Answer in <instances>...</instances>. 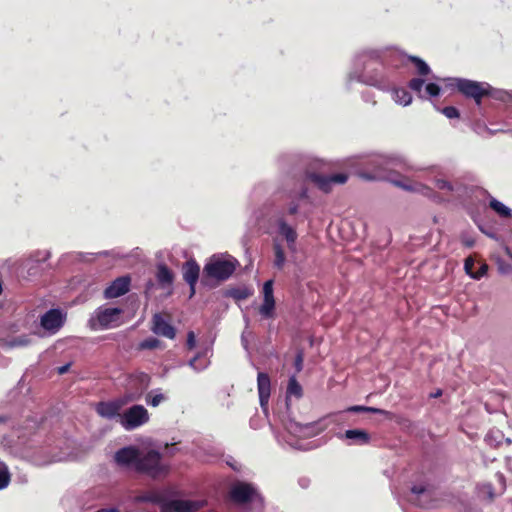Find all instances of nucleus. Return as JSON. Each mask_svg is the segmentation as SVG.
I'll use <instances>...</instances> for the list:
<instances>
[{
	"label": "nucleus",
	"instance_id": "f257e3e1",
	"mask_svg": "<svg viewBox=\"0 0 512 512\" xmlns=\"http://www.w3.org/2000/svg\"><path fill=\"white\" fill-rule=\"evenodd\" d=\"M368 163L373 167V172L361 174L367 180L383 179L407 191L419 192L425 195L430 193V189L419 182L411 181L408 178L397 179L394 177V170L397 168L413 170V167L408 164L407 159L402 155H377L373 156Z\"/></svg>",
	"mask_w": 512,
	"mask_h": 512
},
{
	"label": "nucleus",
	"instance_id": "f03ea898",
	"mask_svg": "<svg viewBox=\"0 0 512 512\" xmlns=\"http://www.w3.org/2000/svg\"><path fill=\"white\" fill-rule=\"evenodd\" d=\"M329 418H325L318 422L301 424L293 420H289L284 424V434H277L276 437L279 442H284L292 448L306 449L301 445L298 439L310 438L318 435L327 427V421Z\"/></svg>",
	"mask_w": 512,
	"mask_h": 512
},
{
	"label": "nucleus",
	"instance_id": "7ed1b4c3",
	"mask_svg": "<svg viewBox=\"0 0 512 512\" xmlns=\"http://www.w3.org/2000/svg\"><path fill=\"white\" fill-rule=\"evenodd\" d=\"M123 310L118 307L100 306L89 319L92 330H105L118 327L122 324Z\"/></svg>",
	"mask_w": 512,
	"mask_h": 512
},
{
	"label": "nucleus",
	"instance_id": "20e7f679",
	"mask_svg": "<svg viewBox=\"0 0 512 512\" xmlns=\"http://www.w3.org/2000/svg\"><path fill=\"white\" fill-rule=\"evenodd\" d=\"M371 56L364 53L357 55L354 59L353 63V69L348 74L347 77V85L350 86L352 82H360L371 86H376L378 88L383 89L384 85L382 83V80L377 75L370 74L366 72V68L369 66V63L367 62L368 59H370Z\"/></svg>",
	"mask_w": 512,
	"mask_h": 512
},
{
	"label": "nucleus",
	"instance_id": "39448f33",
	"mask_svg": "<svg viewBox=\"0 0 512 512\" xmlns=\"http://www.w3.org/2000/svg\"><path fill=\"white\" fill-rule=\"evenodd\" d=\"M237 261L232 257L212 256L204 267L206 276L220 281L228 279L236 269Z\"/></svg>",
	"mask_w": 512,
	"mask_h": 512
},
{
	"label": "nucleus",
	"instance_id": "423d86ee",
	"mask_svg": "<svg viewBox=\"0 0 512 512\" xmlns=\"http://www.w3.org/2000/svg\"><path fill=\"white\" fill-rule=\"evenodd\" d=\"M161 456L159 452L151 450L145 455H139L136 471L146 473L147 475L156 478L160 477L167 472V466L161 463Z\"/></svg>",
	"mask_w": 512,
	"mask_h": 512
},
{
	"label": "nucleus",
	"instance_id": "0eeeda50",
	"mask_svg": "<svg viewBox=\"0 0 512 512\" xmlns=\"http://www.w3.org/2000/svg\"><path fill=\"white\" fill-rule=\"evenodd\" d=\"M450 85H454L467 97L473 98L477 104H480L481 98L490 92V85L461 78H450Z\"/></svg>",
	"mask_w": 512,
	"mask_h": 512
},
{
	"label": "nucleus",
	"instance_id": "6e6552de",
	"mask_svg": "<svg viewBox=\"0 0 512 512\" xmlns=\"http://www.w3.org/2000/svg\"><path fill=\"white\" fill-rule=\"evenodd\" d=\"M149 421V414L147 409L142 405H134L127 409L120 416V424L125 430H134Z\"/></svg>",
	"mask_w": 512,
	"mask_h": 512
},
{
	"label": "nucleus",
	"instance_id": "1a4fd4ad",
	"mask_svg": "<svg viewBox=\"0 0 512 512\" xmlns=\"http://www.w3.org/2000/svg\"><path fill=\"white\" fill-rule=\"evenodd\" d=\"M230 496L237 503L259 502V504H262L260 495L257 493L256 489L248 483H236L230 491Z\"/></svg>",
	"mask_w": 512,
	"mask_h": 512
},
{
	"label": "nucleus",
	"instance_id": "9d476101",
	"mask_svg": "<svg viewBox=\"0 0 512 512\" xmlns=\"http://www.w3.org/2000/svg\"><path fill=\"white\" fill-rule=\"evenodd\" d=\"M65 319L66 314L61 310L50 309L41 316L40 325L48 334L53 335L64 325Z\"/></svg>",
	"mask_w": 512,
	"mask_h": 512
},
{
	"label": "nucleus",
	"instance_id": "9b49d317",
	"mask_svg": "<svg viewBox=\"0 0 512 512\" xmlns=\"http://www.w3.org/2000/svg\"><path fill=\"white\" fill-rule=\"evenodd\" d=\"M204 504L202 500L173 499L162 504V512H196Z\"/></svg>",
	"mask_w": 512,
	"mask_h": 512
},
{
	"label": "nucleus",
	"instance_id": "f8f14e48",
	"mask_svg": "<svg viewBox=\"0 0 512 512\" xmlns=\"http://www.w3.org/2000/svg\"><path fill=\"white\" fill-rule=\"evenodd\" d=\"M348 180L345 173H338L331 176H324L320 174L311 173L306 176V181L314 183L319 189L324 192H329L335 184H344Z\"/></svg>",
	"mask_w": 512,
	"mask_h": 512
},
{
	"label": "nucleus",
	"instance_id": "ddd939ff",
	"mask_svg": "<svg viewBox=\"0 0 512 512\" xmlns=\"http://www.w3.org/2000/svg\"><path fill=\"white\" fill-rule=\"evenodd\" d=\"M263 303L259 307V313L264 319H272L275 317V299L273 294V280H268L264 283L263 289Z\"/></svg>",
	"mask_w": 512,
	"mask_h": 512
},
{
	"label": "nucleus",
	"instance_id": "4468645a",
	"mask_svg": "<svg viewBox=\"0 0 512 512\" xmlns=\"http://www.w3.org/2000/svg\"><path fill=\"white\" fill-rule=\"evenodd\" d=\"M133 398H119L113 401L100 402L96 405V412L103 418L113 419L119 417L121 408Z\"/></svg>",
	"mask_w": 512,
	"mask_h": 512
},
{
	"label": "nucleus",
	"instance_id": "2eb2a0df",
	"mask_svg": "<svg viewBox=\"0 0 512 512\" xmlns=\"http://www.w3.org/2000/svg\"><path fill=\"white\" fill-rule=\"evenodd\" d=\"M276 227L278 233L286 240L288 249L294 253L298 235L293 225L287 222L284 215H280L276 219Z\"/></svg>",
	"mask_w": 512,
	"mask_h": 512
},
{
	"label": "nucleus",
	"instance_id": "dca6fc26",
	"mask_svg": "<svg viewBox=\"0 0 512 512\" xmlns=\"http://www.w3.org/2000/svg\"><path fill=\"white\" fill-rule=\"evenodd\" d=\"M139 450L135 447H124L116 452L114 458L118 465L136 470L139 460Z\"/></svg>",
	"mask_w": 512,
	"mask_h": 512
},
{
	"label": "nucleus",
	"instance_id": "f3484780",
	"mask_svg": "<svg viewBox=\"0 0 512 512\" xmlns=\"http://www.w3.org/2000/svg\"><path fill=\"white\" fill-rule=\"evenodd\" d=\"M423 86L424 80L420 78H413L409 82L410 89L417 92L420 98L427 99L440 94V87L436 83H428L424 91L422 90Z\"/></svg>",
	"mask_w": 512,
	"mask_h": 512
},
{
	"label": "nucleus",
	"instance_id": "a211bd4d",
	"mask_svg": "<svg viewBox=\"0 0 512 512\" xmlns=\"http://www.w3.org/2000/svg\"><path fill=\"white\" fill-rule=\"evenodd\" d=\"M130 278L127 276L115 279L104 291L106 299L117 298L129 291Z\"/></svg>",
	"mask_w": 512,
	"mask_h": 512
},
{
	"label": "nucleus",
	"instance_id": "6ab92c4d",
	"mask_svg": "<svg viewBox=\"0 0 512 512\" xmlns=\"http://www.w3.org/2000/svg\"><path fill=\"white\" fill-rule=\"evenodd\" d=\"M257 387L259 394L260 406L263 410L267 409L270 391H271V382L270 378L266 373L259 372L257 376Z\"/></svg>",
	"mask_w": 512,
	"mask_h": 512
},
{
	"label": "nucleus",
	"instance_id": "aec40b11",
	"mask_svg": "<svg viewBox=\"0 0 512 512\" xmlns=\"http://www.w3.org/2000/svg\"><path fill=\"white\" fill-rule=\"evenodd\" d=\"M200 267L194 261L190 260L183 265V278L190 286V297L195 294V285L199 278Z\"/></svg>",
	"mask_w": 512,
	"mask_h": 512
},
{
	"label": "nucleus",
	"instance_id": "412c9836",
	"mask_svg": "<svg viewBox=\"0 0 512 512\" xmlns=\"http://www.w3.org/2000/svg\"><path fill=\"white\" fill-rule=\"evenodd\" d=\"M152 331L160 336L173 339L175 337V329L160 314L153 316Z\"/></svg>",
	"mask_w": 512,
	"mask_h": 512
},
{
	"label": "nucleus",
	"instance_id": "4be33fe9",
	"mask_svg": "<svg viewBox=\"0 0 512 512\" xmlns=\"http://www.w3.org/2000/svg\"><path fill=\"white\" fill-rule=\"evenodd\" d=\"M309 197L307 193V189L303 188L299 193L292 197L291 201L288 204L287 211L283 215L294 216L300 212V208L302 203L308 202Z\"/></svg>",
	"mask_w": 512,
	"mask_h": 512
},
{
	"label": "nucleus",
	"instance_id": "5701e85b",
	"mask_svg": "<svg viewBox=\"0 0 512 512\" xmlns=\"http://www.w3.org/2000/svg\"><path fill=\"white\" fill-rule=\"evenodd\" d=\"M32 344V337L29 335H19L15 337H7L1 340V345L4 348H24Z\"/></svg>",
	"mask_w": 512,
	"mask_h": 512
},
{
	"label": "nucleus",
	"instance_id": "b1692460",
	"mask_svg": "<svg viewBox=\"0 0 512 512\" xmlns=\"http://www.w3.org/2000/svg\"><path fill=\"white\" fill-rule=\"evenodd\" d=\"M156 278L158 283L163 287L171 286L173 282V273L164 264H160L157 267Z\"/></svg>",
	"mask_w": 512,
	"mask_h": 512
},
{
	"label": "nucleus",
	"instance_id": "393cba45",
	"mask_svg": "<svg viewBox=\"0 0 512 512\" xmlns=\"http://www.w3.org/2000/svg\"><path fill=\"white\" fill-rule=\"evenodd\" d=\"M346 439L351 440L355 444L363 445L367 444L370 440L369 434L360 429L347 430L344 434Z\"/></svg>",
	"mask_w": 512,
	"mask_h": 512
},
{
	"label": "nucleus",
	"instance_id": "a878e982",
	"mask_svg": "<svg viewBox=\"0 0 512 512\" xmlns=\"http://www.w3.org/2000/svg\"><path fill=\"white\" fill-rule=\"evenodd\" d=\"M273 251H274L273 265L277 269L281 270V269H283V267L286 263V256H285L283 246L277 240H275L273 242Z\"/></svg>",
	"mask_w": 512,
	"mask_h": 512
},
{
	"label": "nucleus",
	"instance_id": "bb28decb",
	"mask_svg": "<svg viewBox=\"0 0 512 512\" xmlns=\"http://www.w3.org/2000/svg\"><path fill=\"white\" fill-rule=\"evenodd\" d=\"M394 101L402 106H408L412 102L411 94L404 88H395L392 91Z\"/></svg>",
	"mask_w": 512,
	"mask_h": 512
},
{
	"label": "nucleus",
	"instance_id": "cd10ccee",
	"mask_svg": "<svg viewBox=\"0 0 512 512\" xmlns=\"http://www.w3.org/2000/svg\"><path fill=\"white\" fill-rule=\"evenodd\" d=\"M286 394H287V397L300 398L302 396V387L298 383L295 376L290 377Z\"/></svg>",
	"mask_w": 512,
	"mask_h": 512
},
{
	"label": "nucleus",
	"instance_id": "c85d7f7f",
	"mask_svg": "<svg viewBox=\"0 0 512 512\" xmlns=\"http://www.w3.org/2000/svg\"><path fill=\"white\" fill-rule=\"evenodd\" d=\"M209 365L206 355L198 354L189 361V366L195 371H202Z\"/></svg>",
	"mask_w": 512,
	"mask_h": 512
},
{
	"label": "nucleus",
	"instance_id": "c756f323",
	"mask_svg": "<svg viewBox=\"0 0 512 512\" xmlns=\"http://www.w3.org/2000/svg\"><path fill=\"white\" fill-rule=\"evenodd\" d=\"M490 207L498 213L501 217H509L511 215V210L505 206L502 202L492 198L490 200Z\"/></svg>",
	"mask_w": 512,
	"mask_h": 512
},
{
	"label": "nucleus",
	"instance_id": "7c9ffc66",
	"mask_svg": "<svg viewBox=\"0 0 512 512\" xmlns=\"http://www.w3.org/2000/svg\"><path fill=\"white\" fill-rule=\"evenodd\" d=\"M10 483V473L6 464L0 461V490L6 488Z\"/></svg>",
	"mask_w": 512,
	"mask_h": 512
},
{
	"label": "nucleus",
	"instance_id": "2f4dec72",
	"mask_svg": "<svg viewBox=\"0 0 512 512\" xmlns=\"http://www.w3.org/2000/svg\"><path fill=\"white\" fill-rule=\"evenodd\" d=\"M409 60L415 64L417 71L420 75L424 76L430 73L429 66L419 57L409 56Z\"/></svg>",
	"mask_w": 512,
	"mask_h": 512
},
{
	"label": "nucleus",
	"instance_id": "473e14b6",
	"mask_svg": "<svg viewBox=\"0 0 512 512\" xmlns=\"http://www.w3.org/2000/svg\"><path fill=\"white\" fill-rule=\"evenodd\" d=\"M164 399L165 397L162 393L152 391L147 395L146 402L148 405L157 407Z\"/></svg>",
	"mask_w": 512,
	"mask_h": 512
},
{
	"label": "nucleus",
	"instance_id": "72a5a7b5",
	"mask_svg": "<svg viewBox=\"0 0 512 512\" xmlns=\"http://www.w3.org/2000/svg\"><path fill=\"white\" fill-rule=\"evenodd\" d=\"M348 411L351 412H370V413H376V414H387V411L374 408V407H366V406H352L348 409Z\"/></svg>",
	"mask_w": 512,
	"mask_h": 512
},
{
	"label": "nucleus",
	"instance_id": "f704fd0d",
	"mask_svg": "<svg viewBox=\"0 0 512 512\" xmlns=\"http://www.w3.org/2000/svg\"><path fill=\"white\" fill-rule=\"evenodd\" d=\"M160 344V341L156 338H148L140 343V348L142 349H154L157 348Z\"/></svg>",
	"mask_w": 512,
	"mask_h": 512
},
{
	"label": "nucleus",
	"instance_id": "c9c22d12",
	"mask_svg": "<svg viewBox=\"0 0 512 512\" xmlns=\"http://www.w3.org/2000/svg\"><path fill=\"white\" fill-rule=\"evenodd\" d=\"M433 182H434L436 188H438L440 190H447V191L452 190V185L445 179L434 178Z\"/></svg>",
	"mask_w": 512,
	"mask_h": 512
},
{
	"label": "nucleus",
	"instance_id": "e433bc0d",
	"mask_svg": "<svg viewBox=\"0 0 512 512\" xmlns=\"http://www.w3.org/2000/svg\"><path fill=\"white\" fill-rule=\"evenodd\" d=\"M442 113L449 119H453V118H458L459 117V112L458 110L453 107V106H448V107H445L443 110H442Z\"/></svg>",
	"mask_w": 512,
	"mask_h": 512
},
{
	"label": "nucleus",
	"instance_id": "4c0bfd02",
	"mask_svg": "<svg viewBox=\"0 0 512 512\" xmlns=\"http://www.w3.org/2000/svg\"><path fill=\"white\" fill-rule=\"evenodd\" d=\"M481 491L483 494L487 495L490 500L495 498V492L493 486L490 483L483 484Z\"/></svg>",
	"mask_w": 512,
	"mask_h": 512
},
{
	"label": "nucleus",
	"instance_id": "58836bf2",
	"mask_svg": "<svg viewBox=\"0 0 512 512\" xmlns=\"http://www.w3.org/2000/svg\"><path fill=\"white\" fill-rule=\"evenodd\" d=\"M487 271H488L487 264H481L479 269L476 272H474V274H471V278L479 280L481 277H483L487 273Z\"/></svg>",
	"mask_w": 512,
	"mask_h": 512
},
{
	"label": "nucleus",
	"instance_id": "ea45409f",
	"mask_svg": "<svg viewBox=\"0 0 512 512\" xmlns=\"http://www.w3.org/2000/svg\"><path fill=\"white\" fill-rule=\"evenodd\" d=\"M473 266H474V260L472 258H467L465 260L464 269L466 273L471 277V274H474L473 272Z\"/></svg>",
	"mask_w": 512,
	"mask_h": 512
},
{
	"label": "nucleus",
	"instance_id": "a19ab883",
	"mask_svg": "<svg viewBox=\"0 0 512 512\" xmlns=\"http://www.w3.org/2000/svg\"><path fill=\"white\" fill-rule=\"evenodd\" d=\"M187 346L189 349H193L196 346V337L192 331L187 335Z\"/></svg>",
	"mask_w": 512,
	"mask_h": 512
},
{
	"label": "nucleus",
	"instance_id": "79ce46f5",
	"mask_svg": "<svg viewBox=\"0 0 512 512\" xmlns=\"http://www.w3.org/2000/svg\"><path fill=\"white\" fill-rule=\"evenodd\" d=\"M252 333L250 331H248V329L246 328L242 335H241V341H242V345L245 349L248 348V336H251Z\"/></svg>",
	"mask_w": 512,
	"mask_h": 512
},
{
	"label": "nucleus",
	"instance_id": "37998d69",
	"mask_svg": "<svg viewBox=\"0 0 512 512\" xmlns=\"http://www.w3.org/2000/svg\"><path fill=\"white\" fill-rule=\"evenodd\" d=\"M302 366H303V355H302V353H298L295 358V368L299 372L302 370Z\"/></svg>",
	"mask_w": 512,
	"mask_h": 512
},
{
	"label": "nucleus",
	"instance_id": "c03bdc74",
	"mask_svg": "<svg viewBox=\"0 0 512 512\" xmlns=\"http://www.w3.org/2000/svg\"><path fill=\"white\" fill-rule=\"evenodd\" d=\"M411 490H412V493H414L416 495H424L426 493V488L422 485L413 486Z\"/></svg>",
	"mask_w": 512,
	"mask_h": 512
},
{
	"label": "nucleus",
	"instance_id": "a18cd8bd",
	"mask_svg": "<svg viewBox=\"0 0 512 512\" xmlns=\"http://www.w3.org/2000/svg\"><path fill=\"white\" fill-rule=\"evenodd\" d=\"M69 367H70V363L66 364V365H63V366H60L57 368V372L58 374L60 375H63L65 374L68 370H69Z\"/></svg>",
	"mask_w": 512,
	"mask_h": 512
},
{
	"label": "nucleus",
	"instance_id": "49530a36",
	"mask_svg": "<svg viewBox=\"0 0 512 512\" xmlns=\"http://www.w3.org/2000/svg\"><path fill=\"white\" fill-rule=\"evenodd\" d=\"M95 512H117V510L114 509V508H102V509H99V510H97Z\"/></svg>",
	"mask_w": 512,
	"mask_h": 512
},
{
	"label": "nucleus",
	"instance_id": "de8ad7c7",
	"mask_svg": "<svg viewBox=\"0 0 512 512\" xmlns=\"http://www.w3.org/2000/svg\"><path fill=\"white\" fill-rule=\"evenodd\" d=\"M153 285H154V284H153L152 282H149V283L147 284V287H146V292H148L149 290H151V289H152V287H153Z\"/></svg>",
	"mask_w": 512,
	"mask_h": 512
},
{
	"label": "nucleus",
	"instance_id": "09e8293b",
	"mask_svg": "<svg viewBox=\"0 0 512 512\" xmlns=\"http://www.w3.org/2000/svg\"><path fill=\"white\" fill-rule=\"evenodd\" d=\"M82 260L90 261V257H86L83 254H79Z\"/></svg>",
	"mask_w": 512,
	"mask_h": 512
},
{
	"label": "nucleus",
	"instance_id": "8fccbe9b",
	"mask_svg": "<svg viewBox=\"0 0 512 512\" xmlns=\"http://www.w3.org/2000/svg\"><path fill=\"white\" fill-rule=\"evenodd\" d=\"M442 394L441 390H438L436 393L432 394V397H438Z\"/></svg>",
	"mask_w": 512,
	"mask_h": 512
},
{
	"label": "nucleus",
	"instance_id": "3c124183",
	"mask_svg": "<svg viewBox=\"0 0 512 512\" xmlns=\"http://www.w3.org/2000/svg\"><path fill=\"white\" fill-rule=\"evenodd\" d=\"M49 255H50V254H49V252H45V255H44V257L42 258V260L47 259V258L49 257Z\"/></svg>",
	"mask_w": 512,
	"mask_h": 512
},
{
	"label": "nucleus",
	"instance_id": "603ef678",
	"mask_svg": "<svg viewBox=\"0 0 512 512\" xmlns=\"http://www.w3.org/2000/svg\"><path fill=\"white\" fill-rule=\"evenodd\" d=\"M237 297L238 298H245L246 296L244 294L238 293Z\"/></svg>",
	"mask_w": 512,
	"mask_h": 512
},
{
	"label": "nucleus",
	"instance_id": "864d4df0",
	"mask_svg": "<svg viewBox=\"0 0 512 512\" xmlns=\"http://www.w3.org/2000/svg\"><path fill=\"white\" fill-rule=\"evenodd\" d=\"M245 322H246V325H248V322H249L248 318H245Z\"/></svg>",
	"mask_w": 512,
	"mask_h": 512
}]
</instances>
